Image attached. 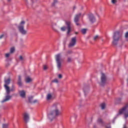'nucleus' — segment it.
<instances>
[{
	"instance_id": "nucleus-1",
	"label": "nucleus",
	"mask_w": 128,
	"mask_h": 128,
	"mask_svg": "<svg viewBox=\"0 0 128 128\" xmlns=\"http://www.w3.org/2000/svg\"><path fill=\"white\" fill-rule=\"evenodd\" d=\"M60 105L58 103H54L52 104V111L50 112V114L48 115V117L50 120H52L53 119L55 118L62 115V112H60Z\"/></svg>"
},
{
	"instance_id": "nucleus-2",
	"label": "nucleus",
	"mask_w": 128,
	"mask_h": 128,
	"mask_svg": "<svg viewBox=\"0 0 128 128\" xmlns=\"http://www.w3.org/2000/svg\"><path fill=\"white\" fill-rule=\"evenodd\" d=\"M4 88H5L6 92L7 95H6L5 99L1 101V102L2 103L8 102L12 98V95H10V92H14L15 91V86L14 85H12V88H10V86H4Z\"/></svg>"
},
{
	"instance_id": "nucleus-3",
	"label": "nucleus",
	"mask_w": 128,
	"mask_h": 128,
	"mask_svg": "<svg viewBox=\"0 0 128 128\" xmlns=\"http://www.w3.org/2000/svg\"><path fill=\"white\" fill-rule=\"evenodd\" d=\"M62 54H58L54 56L57 64V68L58 70H60L62 68Z\"/></svg>"
},
{
	"instance_id": "nucleus-4",
	"label": "nucleus",
	"mask_w": 128,
	"mask_h": 128,
	"mask_svg": "<svg viewBox=\"0 0 128 128\" xmlns=\"http://www.w3.org/2000/svg\"><path fill=\"white\" fill-rule=\"evenodd\" d=\"M119 114H124V118H128V103H127L124 107L119 110Z\"/></svg>"
},
{
	"instance_id": "nucleus-5",
	"label": "nucleus",
	"mask_w": 128,
	"mask_h": 128,
	"mask_svg": "<svg viewBox=\"0 0 128 128\" xmlns=\"http://www.w3.org/2000/svg\"><path fill=\"white\" fill-rule=\"evenodd\" d=\"M122 34H120V32L117 31L114 33V36H112L114 40L112 41V44L114 45H116L117 42L120 40L121 38Z\"/></svg>"
},
{
	"instance_id": "nucleus-6",
	"label": "nucleus",
	"mask_w": 128,
	"mask_h": 128,
	"mask_svg": "<svg viewBox=\"0 0 128 128\" xmlns=\"http://www.w3.org/2000/svg\"><path fill=\"white\" fill-rule=\"evenodd\" d=\"M26 24V22L24 20L21 21L20 22L19 26H18V30H19V32L21 33V34H22L23 35L26 34H27V31L24 30V26Z\"/></svg>"
},
{
	"instance_id": "nucleus-7",
	"label": "nucleus",
	"mask_w": 128,
	"mask_h": 128,
	"mask_svg": "<svg viewBox=\"0 0 128 128\" xmlns=\"http://www.w3.org/2000/svg\"><path fill=\"white\" fill-rule=\"evenodd\" d=\"M76 36L73 37L71 38L70 44H68V48L74 47L76 46Z\"/></svg>"
},
{
	"instance_id": "nucleus-8",
	"label": "nucleus",
	"mask_w": 128,
	"mask_h": 128,
	"mask_svg": "<svg viewBox=\"0 0 128 128\" xmlns=\"http://www.w3.org/2000/svg\"><path fill=\"white\" fill-rule=\"evenodd\" d=\"M66 24L67 26V34H69L70 32H71L72 30V24H71V22L70 21H66Z\"/></svg>"
},
{
	"instance_id": "nucleus-9",
	"label": "nucleus",
	"mask_w": 128,
	"mask_h": 128,
	"mask_svg": "<svg viewBox=\"0 0 128 128\" xmlns=\"http://www.w3.org/2000/svg\"><path fill=\"white\" fill-rule=\"evenodd\" d=\"M30 118L29 114L26 112H24L23 114V119L24 122H26V123H27L28 122Z\"/></svg>"
},
{
	"instance_id": "nucleus-10",
	"label": "nucleus",
	"mask_w": 128,
	"mask_h": 128,
	"mask_svg": "<svg viewBox=\"0 0 128 128\" xmlns=\"http://www.w3.org/2000/svg\"><path fill=\"white\" fill-rule=\"evenodd\" d=\"M106 82V76L104 74H102L101 76V85L104 86Z\"/></svg>"
},
{
	"instance_id": "nucleus-11",
	"label": "nucleus",
	"mask_w": 128,
	"mask_h": 128,
	"mask_svg": "<svg viewBox=\"0 0 128 128\" xmlns=\"http://www.w3.org/2000/svg\"><path fill=\"white\" fill-rule=\"evenodd\" d=\"M10 81H11V79H10V78H8L7 80H4V82H5V84H4V87H6V86H8V85L10 84Z\"/></svg>"
},
{
	"instance_id": "nucleus-12",
	"label": "nucleus",
	"mask_w": 128,
	"mask_h": 128,
	"mask_svg": "<svg viewBox=\"0 0 128 128\" xmlns=\"http://www.w3.org/2000/svg\"><path fill=\"white\" fill-rule=\"evenodd\" d=\"M19 93H20V96H21V98H26V92L24 90L20 91Z\"/></svg>"
},
{
	"instance_id": "nucleus-13",
	"label": "nucleus",
	"mask_w": 128,
	"mask_h": 128,
	"mask_svg": "<svg viewBox=\"0 0 128 128\" xmlns=\"http://www.w3.org/2000/svg\"><path fill=\"white\" fill-rule=\"evenodd\" d=\"M90 22L93 24L94 22H96V18L94 16H90L88 18Z\"/></svg>"
},
{
	"instance_id": "nucleus-14",
	"label": "nucleus",
	"mask_w": 128,
	"mask_h": 128,
	"mask_svg": "<svg viewBox=\"0 0 128 128\" xmlns=\"http://www.w3.org/2000/svg\"><path fill=\"white\" fill-rule=\"evenodd\" d=\"M86 16V12H79L76 14V16Z\"/></svg>"
},
{
	"instance_id": "nucleus-15",
	"label": "nucleus",
	"mask_w": 128,
	"mask_h": 128,
	"mask_svg": "<svg viewBox=\"0 0 128 128\" xmlns=\"http://www.w3.org/2000/svg\"><path fill=\"white\" fill-rule=\"evenodd\" d=\"M18 85H19L20 86H22V82L21 81V76H18Z\"/></svg>"
},
{
	"instance_id": "nucleus-16",
	"label": "nucleus",
	"mask_w": 128,
	"mask_h": 128,
	"mask_svg": "<svg viewBox=\"0 0 128 128\" xmlns=\"http://www.w3.org/2000/svg\"><path fill=\"white\" fill-rule=\"evenodd\" d=\"M58 2V0H54L52 4V8H54L56 6V4Z\"/></svg>"
},
{
	"instance_id": "nucleus-17",
	"label": "nucleus",
	"mask_w": 128,
	"mask_h": 128,
	"mask_svg": "<svg viewBox=\"0 0 128 128\" xmlns=\"http://www.w3.org/2000/svg\"><path fill=\"white\" fill-rule=\"evenodd\" d=\"M83 91H84V94H85V96H86V94L87 93H88V92L90 91V88L88 87H86L84 88V89L83 90Z\"/></svg>"
},
{
	"instance_id": "nucleus-18",
	"label": "nucleus",
	"mask_w": 128,
	"mask_h": 128,
	"mask_svg": "<svg viewBox=\"0 0 128 128\" xmlns=\"http://www.w3.org/2000/svg\"><path fill=\"white\" fill-rule=\"evenodd\" d=\"M32 81V79L30 77H27L26 78V82L29 83Z\"/></svg>"
},
{
	"instance_id": "nucleus-19",
	"label": "nucleus",
	"mask_w": 128,
	"mask_h": 128,
	"mask_svg": "<svg viewBox=\"0 0 128 128\" xmlns=\"http://www.w3.org/2000/svg\"><path fill=\"white\" fill-rule=\"evenodd\" d=\"M98 124H102L103 126L104 124V122H103L102 120L100 118H99L98 120H97Z\"/></svg>"
},
{
	"instance_id": "nucleus-20",
	"label": "nucleus",
	"mask_w": 128,
	"mask_h": 128,
	"mask_svg": "<svg viewBox=\"0 0 128 128\" xmlns=\"http://www.w3.org/2000/svg\"><path fill=\"white\" fill-rule=\"evenodd\" d=\"M51 98H52V95L50 94H48V95L46 96V100H50Z\"/></svg>"
},
{
	"instance_id": "nucleus-21",
	"label": "nucleus",
	"mask_w": 128,
	"mask_h": 128,
	"mask_svg": "<svg viewBox=\"0 0 128 128\" xmlns=\"http://www.w3.org/2000/svg\"><path fill=\"white\" fill-rule=\"evenodd\" d=\"M57 26L56 24H54L52 26V30L56 32H58V30H57Z\"/></svg>"
},
{
	"instance_id": "nucleus-22",
	"label": "nucleus",
	"mask_w": 128,
	"mask_h": 128,
	"mask_svg": "<svg viewBox=\"0 0 128 128\" xmlns=\"http://www.w3.org/2000/svg\"><path fill=\"white\" fill-rule=\"evenodd\" d=\"M67 62L68 63L72 62V57H68V58H67Z\"/></svg>"
},
{
	"instance_id": "nucleus-23",
	"label": "nucleus",
	"mask_w": 128,
	"mask_h": 128,
	"mask_svg": "<svg viewBox=\"0 0 128 128\" xmlns=\"http://www.w3.org/2000/svg\"><path fill=\"white\" fill-rule=\"evenodd\" d=\"M15 51V48L14 47H12L10 49V54H13Z\"/></svg>"
},
{
	"instance_id": "nucleus-24",
	"label": "nucleus",
	"mask_w": 128,
	"mask_h": 128,
	"mask_svg": "<svg viewBox=\"0 0 128 128\" xmlns=\"http://www.w3.org/2000/svg\"><path fill=\"white\" fill-rule=\"evenodd\" d=\"M102 110H104L106 108V104L102 103L100 105Z\"/></svg>"
},
{
	"instance_id": "nucleus-25",
	"label": "nucleus",
	"mask_w": 128,
	"mask_h": 128,
	"mask_svg": "<svg viewBox=\"0 0 128 128\" xmlns=\"http://www.w3.org/2000/svg\"><path fill=\"white\" fill-rule=\"evenodd\" d=\"M100 36L98 35H96V36L94 37V40H99Z\"/></svg>"
},
{
	"instance_id": "nucleus-26",
	"label": "nucleus",
	"mask_w": 128,
	"mask_h": 128,
	"mask_svg": "<svg viewBox=\"0 0 128 128\" xmlns=\"http://www.w3.org/2000/svg\"><path fill=\"white\" fill-rule=\"evenodd\" d=\"M122 100V98H117V100H116V101L117 102L118 104H120V102H121Z\"/></svg>"
},
{
	"instance_id": "nucleus-27",
	"label": "nucleus",
	"mask_w": 128,
	"mask_h": 128,
	"mask_svg": "<svg viewBox=\"0 0 128 128\" xmlns=\"http://www.w3.org/2000/svg\"><path fill=\"white\" fill-rule=\"evenodd\" d=\"M2 128H8V124H2Z\"/></svg>"
},
{
	"instance_id": "nucleus-28",
	"label": "nucleus",
	"mask_w": 128,
	"mask_h": 128,
	"mask_svg": "<svg viewBox=\"0 0 128 128\" xmlns=\"http://www.w3.org/2000/svg\"><path fill=\"white\" fill-rule=\"evenodd\" d=\"M72 54V52L71 50H69L67 52L66 56H68V54Z\"/></svg>"
},
{
	"instance_id": "nucleus-29",
	"label": "nucleus",
	"mask_w": 128,
	"mask_h": 128,
	"mask_svg": "<svg viewBox=\"0 0 128 128\" xmlns=\"http://www.w3.org/2000/svg\"><path fill=\"white\" fill-rule=\"evenodd\" d=\"M81 32L82 34H86V29H82V30H81Z\"/></svg>"
},
{
	"instance_id": "nucleus-30",
	"label": "nucleus",
	"mask_w": 128,
	"mask_h": 128,
	"mask_svg": "<svg viewBox=\"0 0 128 128\" xmlns=\"http://www.w3.org/2000/svg\"><path fill=\"white\" fill-rule=\"evenodd\" d=\"M78 20H79V17L76 16V17L74 18V22H78Z\"/></svg>"
},
{
	"instance_id": "nucleus-31",
	"label": "nucleus",
	"mask_w": 128,
	"mask_h": 128,
	"mask_svg": "<svg viewBox=\"0 0 128 128\" xmlns=\"http://www.w3.org/2000/svg\"><path fill=\"white\" fill-rule=\"evenodd\" d=\"M32 100H33V96H31L29 97V98H28L29 102H30V103H32Z\"/></svg>"
},
{
	"instance_id": "nucleus-32",
	"label": "nucleus",
	"mask_w": 128,
	"mask_h": 128,
	"mask_svg": "<svg viewBox=\"0 0 128 128\" xmlns=\"http://www.w3.org/2000/svg\"><path fill=\"white\" fill-rule=\"evenodd\" d=\"M60 30L62 32H64L66 30V26H64L62 28H60Z\"/></svg>"
},
{
	"instance_id": "nucleus-33",
	"label": "nucleus",
	"mask_w": 128,
	"mask_h": 128,
	"mask_svg": "<svg viewBox=\"0 0 128 128\" xmlns=\"http://www.w3.org/2000/svg\"><path fill=\"white\" fill-rule=\"evenodd\" d=\"M116 2H117L116 0H111V2L113 4H116Z\"/></svg>"
},
{
	"instance_id": "nucleus-34",
	"label": "nucleus",
	"mask_w": 128,
	"mask_h": 128,
	"mask_svg": "<svg viewBox=\"0 0 128 128\" xmlns=\"http://www.w3.org/2000/svg\"><path fill=\"white\" fill-rule=\"evenodd\" d=\"M20 61H24V58L22 56H20Z\"/></svg>"
},
{
	"instance_id": "nucleus-35",
	"label": "nucleus",
	"mask_w": 128,
	"mask_h": 128,
	"mask_svg": "<svg viewBox=\"0 0 128 128\" xmlns=\"http://www.w3.org/2000/svg\"><path fill=\"white\" fill-rule=\"evenodd\" d=\"M10 54H11V53H8V54H5L6 58H9Z\"/></svg>"
},
{
	"instance_id": "nucleus-36",
	"label": "nucleus",
	"mask_w": 128,
	"mask_h": 128,
	"mask_svg": "<svg viewBox=\"0 0 128 128\" xmlns=\"http://www.w3.org/2000/svg\"><path fill=\"white\" fill-rule=\"evenodd\" d=\"M48 69V66L46 65L44 66V70H46Z\"/></svg>"
},
{
	"instance_id": "nucleus-37",
	"label": "nucleus",
	"mask_w": 128,
	"mask_h": 128,
	"mask_svg": "<svg viewBox=\"0 0 128 128\" xmlns=\"http://www.w3.org/2000/svg\"><path fill=\"white\" fill-rule=\"evenodd\" d=\"M94 16V14H92V12H90L88 14V16Z\"/></svg>"
},
{
	"instance_id": "nucleus-38",
	"label": "nucleus",
	"mask_w": 128,
	"mask_h": 128,
	"mask_svg": "<svg viewBox=\"0 0 128 128\" xmlns=\"http://www.w3.org/2000/svg\"><path fill=\"white\" fill-rule=\"evenodd\" d=\"M52 82L58 83V80L57 79H54V80H52Z\"/></svg>"
},
{
	"instance_id": "nucleus-39",
	"label": "nucleus",
	"mask_w": 128,
	"mask_h": 128,
	"mask_svg": "<svg viewBox=\"0 0 128 128\" xmlns=\"http://www.w3.org/2000/svg\"><path fill=\"white\" fill-rule=\"evenodd\" d=\"M125 38H128V32H126L125 34Z\"/></svg>"
},
{
	"instance_id": "nucleus-40",
	"label": "nucleus",
	"mask_w": 128,
	"mask_h": 128,
	"mask_svg": "<svg viewBox=\"0 0 128 128\" xmlns=\"http://www.w3.org/2000/svg\"><path fill=\"white\" fill-rule=\"evenodd\" d=\"M106 128H111L110 124H108V126H106Z\"/></svg>"
},
{
	"instance_id": "nucleus-41",
	"label": "nucleus",
	"mask_w": 128,
	"mask_h": 128,
	"mask_svg": "<svg viewBox=\"0 0 128 128\" xmlns=\"http://www.w3.org/2000/svg\"><path fill=\"white\" fill-rule=\"evenodd\" d=\"M36 102H38V101L36 100H34V102H32V103H34V104H35V103H36Z\"/></svg>"
},
{
	"instance_id": "nucleus-42",
	"label": "nucleus",
	"mask_w": 128,
	"mask_h": 128,
	"mask_svg": "<svg viewBox=\"0 0 128 128\" xmlns=\"http://www.w3.org/2000/svg\"><path fill=\"white\" fill-rule=\"evenodd\" d=\"M58 78L60 79L62 78V75L61 74H58Z\"/></svg>"
},
{
	"instance_id": "nucleus-43",
	"label": "nucleus",
	"mask_w": 128,
	"mask_h": 128,
	"mask_svg": "<svg viewBox=\"0 0 128 128\" xmlns=\"http://www.w3.org/2000/svg\"><path fill=\"white\" fill-rule=\"evenodd\" d=\"M4 34L0 35V39L2 38H4Z\"/></svg>"
},
{
	"instance_id": "nucleus-44",
	"label": "nucleus",
	"mask_w": 128,
	"mask_h": 128,
	"mask_svg": "<svg viewBox=\"0 0 128 128\" xmlns=\"http://www.w3.org/2000/svg\"><path fill=\"white\" fill-rule=\"evenodd\" d=\"M76 6H74L73 8V10H76Z\"/></svg>"
},
{
	"instance_id": "nucleus-45",
	"label": "nucleus",
	"mask_w": 128,
	"mask_h": 128,
	"mask_svg": "<svg viewBox=\"0 0 128 128\" xmlns=\"http://www.w3.org/2000/svg\"><path fill=\"white\" fill-rule=\"evenodd\" d=\"M128 128V127H126V126H124V128Z\"/></svg>"
},
{
	"instance_id": "nucleus-46",
	"label": "nucleus",
	"mask_w": 128,
	"mask_h": 128,
	"mask_svg": "<svg viewBox=\"0 0 128 128\" xmlns=\"http://www.w3.org/2000/svg\"><path fill=\"white\" fill-rule=\"evenodd\" d=\"M76 26H78L79 24H78V23H76Z\"/></svg>"
},
{
	"instance_id": "nucleus-47",
	"label": "nucleus",
	"mask_w": 128,
	"mask_h": 128,
	"mask_svg": "<svg viewBox=\"0 0 128 128\" xmlns=\"http://www.w3.org/2000/svg\"><path fill=\"white\" fill-rule=\"evenodd\" d=\"M8 0V2H10V0Z\"/></svg>"
},
{
	"instance_id": "nucleus-48",
	"label": "nucleus",
	"mask_w": 128,
	"mask_h": 128,
	"mask_svg": "<svg viewBox=\"0 0 128 128\" xmlns=\"http://www.w3.org/2000/svg\"><path fill=\"white\" fill-rule=\"evenodd\" d=\"M76 34H78V32H76Z\"/></svg>"
},
{
	"instance_id": "nucleus-49",
	"label": "nucleus",
	"mask_w": 128,
	"mask_h": 128,
	"mask_svg": "<svg viewBox=\"0 0 128 128\" xmlns=\"http://www.w3.org/2000/svg\"><path fill=\"white\" fill-rule=\"evenodd\" d=\"M94 128H96V127L94 126Z\"/></svg>"
}]
</instances>
